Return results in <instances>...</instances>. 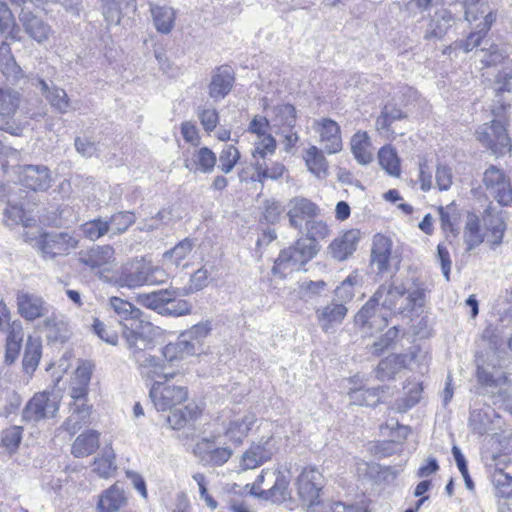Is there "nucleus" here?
<instances>
[{"label":"nucleus","mask_w":512,"mask_h":512,"mask_svg":"<svg viewBox=\"0 0 512 512\" xmlns=\"http://www.w3.org/2000/svg\"><path fill=\"white\" fill-rule=\"evenodd\" d=\"M351 152L360 165H368L373 160L372 143L365 131L356 132L350 140Z\"/></svg>","instance_id":"obj_36"},{"label":"nucleus","mask_w":512,"mask_h":512,"mask_svg":"<svg viewBox=\"0 0 512 512\" xmlns=\"http://www.w3.org/2000/svg\"><path fill=\"white\" fill-rule=\"evenodd\" d=\"M464 239L467 244V250H472L483 241L479 230V221L476 217H469L466 222Z\"/></svg>","instance_id":"obj_61"},{"label":"nucleus","mask_w":512,"mask_h":512,"mask_svg":"<svg viewBox=\"0 0 512 512\" xmlns=\"http://www.w3.org/2000/svg\"><path fill=\"white\" fill-rule=\"evenodd\" d=\"M166 279L167 273L163 268L144 259H134L124 264L116 273L114 284L119 288L133 290L144 285L161 284Z\"/></svg>","instance_id":"obj_4"},{"label":"nucleus","mask_w":512,"mask_h":512,"mask_svg":"<svg viewBox=\"0 0 512 512\" xmlns=\"http://www.w3.org/2000/svg\"><path fill=\"white\" fill-rule=\"evenodd\" d=\"M211 331V327L209 322L198 323L192 326L187 331L182 332V334L192 342H195L198 351L200 350L201 341L208 336Z\"/></svg>","instance_id":"obj_63"},{"label":"nucleus","mask_w":512,"mask_h":512,"mask_svg":"<svg viewBox=\"0 0 512 512\" xmlns=\"http://www.w3.org/2000/svg\"><path fill=\"white\" fill-rule=\"evenodd\" d=\"M405 294L402 285L382 284L355 316V322L363 333L373 335L388 324L387 311H397Z\"/></svg>","instance_id":"obj_2"},{"label":"nucleus","mask_w":512,"mask_h":512,"mask_svg":"<svg viewBox=\"0 0 512 512\" xmlns=\"http://www.w3.org/2000/svg\"><path fill=\"white\" fill-rule=\"evenodd\" d=\"M18 314L27 321H34L48 315L50 305L38 294L19 290L16 294Z\"/></svg>","instance_id":"obj_12"},{"label":"nucleus","mask_w":512,"mask_h":512,"mask_svg":"<svg viewBox=\"0 0 512 512\" xmlns=\"http://www.w3.org/2000/svg\"><path fill=\"white\" fill-rule=\"evenodd\" d=\"M272 475L274 476L272 487L262 490L259 494V498L270 500L274 503H281L289 496V481L281 473L272 472Z\"/></svg>","instance_id":"obj_43"},{"label":"nucleus","mask_w":512,"mask_h":512,"mask_svg":"<svg viewBox=\"0 0 512 512\" xmlns=\"http://www.w3.org/2000/svg\"><path fill=\"white\" fill-rule=\"evenodd\" d=\"M136 221V215L131 211H119L113 214L107 222H109V237L125 233L128 228Z\"/></svg>","instance_id":"obj_50"},{"label":"nucleus","mask_w":512,"mask_h":512,"mask_svg":"<svg viewBox=\"0 0 512 512\" xmlns=\"http://www.w3.org/2000/svg\"><path fill=\"white\" fill-rule=\"evenodd\" d=\"M20 21L28 36L40 45H44L53 34L48 23L30 12H22Z\"/></svg>","instance_id":"obj_22"},{"label":"nucleus","mask_w":512,"mask_h":512,"mask_svg":"<svg viewBox=\"0 0 512 512\" xmlns=\"http://www.w3.org/2000/svg\"><path fill=\"white\" fill-rule=\"evenodd\" d=\"M359 240V230L345 231L330 243L328 247L329 254L337 261H345L356 251Z\"/></svg>","instance_id":"obj_19"},{"label":"nucleus","mask_w":512,"mask_h":512,"mask_svg":"<svg viewBox=\"0 0 512 512\" xmlns=\"http://www.w3.org/2000/svg\"><path fill=\"white\" fill-rule=\"evenodd\" d=\"M255 173L251 180L263 183L266 179L278 180L287 172V168L280 161H270L261 157H252Z\"/></svg>","instance_id":"obj_24"},{"label":"nucleus","mask_w":512,"mask_h":512,"mask_svg":"<svg viewBox=\"0 0 512 512\" xmlns=\"http://www.w3.org/2000/svg\"><path fill=\"white\" fill-rule=\"evenodd\" d=\"M380 166L391 176L400 175V160L396 150L390 146H383L378 152Z\"/></svg>","instance_id":"obj_49"},{"label":"nucleus","mask_w":512,"mask_h":512,"mask_svg":"<svg viewBox=\"0 0 512 512\" xmlns=\"http://www.w3.org/2000/svg\"><path fill=\"white\" fill-rule=\"evenodd\" d=\"M0 33L14 41H19V29L15 27L14 17L8 5L0 3Z\"/></svg>","instance_id":"obj_51"},{"label":"nucleus","mask_w":512,"mask_h":512,"mask_svg":"<svg viewBox=\"0 0 512 512\" xmlns=\"http://www.w3.org/2000/svg\"><path fill=\"white\" fill-rule=\"evenodd\" d=\"M403 118H405V114L400 109L386 105L376 119V129L386 139H394L398 133L392 128V124ZM403 134V132L399 133V135Z\"/></svg>","instance_id":"obj_30"},{"label":"nucleus","mask_w":512,"mask_h":512,"mask_svg":"<svg viewBox=\"0 0 512 512\" xmlns=\"http://www.w3.org/2000/svg\"><path fill=\"white\" fill-rule=\"evenodd\" d=\"M313 129L319 135V141L328 154H335L342 150V137L337 122L329 118L314 120Z\"/></svg>","instance_id":"obj_14"},{"label":"nucleus","mask_w":512,"mask_h":512,"mask_svg":"<svg viewBox=\"0 0 512 512\" xmlns=\"http://www.w3.org/2000/svg\"><path fill=\"white\" fill-rule=\"evenodd\" d=\"M109 307L120 318L122 325V336L125 339V333L132 330L137 334H148L152 330V324L143 319V312L132 303L120 297H110Z\"/></svg>","instance_id":"obj_6"},{"label":"nucleus","mask_w":512,"mask_h":512,"mask_svg":"<svg viewBox=\"0 0 512 512\" xmlns=\"http://www.w3.org/2000/svg\"><path fill=\"white\" fill-rule=\"evenodd\" d=\"M41 92L45 95L50 105L59 113L65 114L70 108V99L64 89L53 86L49 88L44 80L39 81Z\"/></svg>","instance_id":"obj_41"},{"label":"nucleus","mask_w":512,"mask_h":512,"mask_svg":"<svg viewBox=\"0 0 512 512\" xmlns=\"http://www.w3.org/2000/svg\"><path fill=\"white\" fill-rule=\"evenodd\" d=\"M83 235L88 239L95 241L106 234H110V226L107 220L102 218H97L91 221H88L81 225L80 227Z\"/></svg>","instance_id":"obj_56"},{"label":"nucleus","mask_w":512,"mask_h":512,"mask_svg":"<svg viewBox=\"0 0 512 512\" xmlns=\"http://www.w3.org/2000/svg\"><path fill=\"white\" fill-rule=\"evenodd\" d=\"M256 422V415L251 411L234 415L225 427V434L230 440L240 443L248 435Z\"/></svg>","instance_id":"obj_27"},{"label":"nucleus","mask_w":512,"mask_h":512,"mask_svg":"<svg viewBox=\"0 0 512 512\" xmlns=\"http://www.w3.org/2000/svg\"><path fill=\"white\" fill-rule=\"evenodd\" d=\"M193 247L194 242L189 238H185L178 242L173 248L166 251L163 254V258L165 261L178 266L191 253Z\"/></svg>","instance_id":"obj_53"},{"label":"nucleus","mask_w":512,"mask_h":512,"mask_svg":"<svg viewBox=\"0 0 512 512\" xmlns=\"http://www.w3.org/2000/svg\"><path fill=\"white\" fill-rule=\"evenodd\" d=\"M492 483L496 495L502 498H512V476L502 470H495L492 474Z\"/></svg>","instance_id":"obj_59"},{"label":"nucleus","mask_w":512,"mask_h":512,"mask_svg":"<svg viewBox=\"0 0 512 512\" xmlns=\"http://www.w3.org/2000/svg\"><path fill=\"white\" fill-rule=\"evenodd\" d=\"M300 507L305 512H329V502L323 498L324 477L314 467L304 468L295 482Z\"/></svg>","instance_id":"obj_5"},{"label":"nucleus","mask_w":512,"mask_h":512,"mask_svg":"<svg viewBox=\"0 0 512 512\" xmlns=\"http://www.w3.org/2000/svg\"><path fill=\"white\" fill-rule=\"evenodd\" d=\"M127 503L124 489L118 483L104 490L97 504L101 512H117Z\"/></svg>","instance_id":"obj_33"},{"label":"nucleus","mask_w":512,"mask_h":512,"mask_svg":"<svg viewBox=\"0 0 512 512\" xmlns=\"http://www.w3.org/2000/svg\"><path fill=\"white\" fill-rule=\"evenodd\" d=\"M348 395L350 403L354 405L375 406L380 401L379 388L353 389Z\"/></svg>","instance_id":"obj_52"},{"label":"nucleus","mask_w":512,"mask_h":512,"mask_svg":"<svg viewBox=\"0 0 512 512\" xmlns=\"http://www.w3.org/2000/svg\"><path fill=\"white\" fill-rule=\"evenodd\" d=\"M347 311L343 303L332 301L326 306L317 308L315 314L321 329L328 332L334 326L342 323Z\"/></svg>","instance_id":"obj_25"},{"label":"nucleus","mask_w":512,"mask_h":512,"mask_svg":"<svg viewBox=\"0 0 512 512\" xmlns=\"http://www.w3.org/2000/svg\"><path fill=\"white\" fill-rule=\"evenodd\" d=\"M403 118H405V114L400 109L386 105L376 119V129L386 139H394L398 133L392 128V124ZM403 134V132L399 133V135Z\"/></svg>","instance_id":"obj_32"},{"label":"nucleus","mask_w":512,"mask_h":512,"mask_svg":"<svg viewBox=\"0 0 512 512\" xmlns=\"http://www.w3.org/2000/svg\"><path fill=\"white\" fill-rule=\"evenodd\" d=\"M234 77L229 67H220L212 75L209 84V96L215 100L223 99L232 89Z\"/></svg>","instance_id":"obj_34"},{"label":"nucleus","mask_w":512,"mask_h":512,"mask_svg":"<svg viewBox=\"0 0 512 512\" xmlns=\"http://www.w3.org/2000/svg\"><path fill=\"white\" fill-rule=\"evenodd\" d=\"M22 439V428L20 426L10 427L2 432L0 447L8 454L17 451Z\"/></svg>","instance_id":"obj_57"},{"label":"nucleus","mask_w":512,"mask_h":512,"mask_svg":"<svg viewBox=\"0 0 512 512\" xmlns=\"http://www.w3.org/2000/svg\"><path fill=\"white\" fill-rule=\"evenodd\" d=\"M406 355L392 354L381 360L376 368V377L380 381L394 379L406 366Z\"/></svg>","instance_id":"obj_38"},{"label":"nucleus","mask_w":512,"mask_h":512,"mask_svg":"<svg viewBox=\"0 0 512 512\" xmlns=\"http://www.w3.org/2000/svg\"><path fill=\"white\" fill-rule=\"evenodd\" d=\"M456 17L447 8H441L431 16L424 34L425 39H441L456 24Z\"/></svg>","instance_id":"obj_23"},{"label":"nucleus","mask_w":512,"mask_h":512,"mask_svg":"<svg viewBox=\"0 0 512 512\" xmlns=\"http://www.w3.org/2000/svg\"><path fill=\"white\" fill-rule=\"evenodd\" d=\"M149 334H137L132 330L125 333V343L130 358L135 362L142 378L153 381L173 379L176 373L167 372L163 360L150 353L153 348V339Z\"/></svg>","instance_id":"obj_3"},{"label":"nucleus","mask_w":512,"mask_h":512,"mask_svg":"<svg viewBox=\"0 0 512 512\" xmlns=\"http://www.w3.org/2000/svg\"><path fill=\"white\" fill-rule=\"evenodd\" d=\"M149 397L157 411H170L188 399L187 388L170 383V380H155L149 390Z\"/></svg>","instance_id":"obj_7"},{"label":"nucleus","mask_w":512,"mask_h":512,"mask_svg":"<svg viewBox=\"0 0 512 512\" xmlns=\"http://www.w3.org/2000/svg\"><path fill=\"white\" fill-rule=\"evenodd\" d=\"M270 122V119L263 116H255L251 121L248 130L258 138L254 143L252 157L265 158L269 154H274L277 144L274 137L267 132Z\"/></svg>","instance_id":"obj_13"},{"label":"nucleus","mask_w":512,"mask_h":512,"mask_svg":"<svg viewBox=\"0 0 512 512\" xmlns=\"http://www.w3.org/2000/svg\"><path fill=\"white\" fill-rule=\"evenodd\" d=\"M150 10L156 29L161 33H169L175 20L173 9L167 6H152Z\"/></svg>","instance_id":"obj_47"},{"label":"nucleus","mask_w":512,"mask_h":512,"mask_svg":"<svg viewBox=\"0 0 512 512\" xmlns=\"http://www.w3.org/2000/svg\"><path fill=\"white\" fill-rule=\"evenodd\" d=\"M329 233V227L324 221L314 218L308 221L306 237L299 238L293 246L280 251L274 261L272 274L283 279L292 271L299 270L317 255V239H324Z\"/></svg>","instance_id":"obj_1"},{"label":"nucleus","mask_w":512,"mask_h":512,"mask_svg":"<svg viewBox=\"0 0 512 512\" xmlns=\"http://www.w3.org/2000/svg\"><path fill=\"white\" fill-rule=\"evenodd\" d=\"M362 282V275L358 271L352 272L335 289L336 297L343 304L351 301L355 295V289L357 287H360L362 285Z\"/></svg>","instance_id":"obj_44"},{"label":"nucleus","mask_w":512,"mask_h":512,"mask_svg":"<svg viewBox=\"0 0 512 512\" xmlns=\"http://www.w3.org/2000/svg\"><path fill=\"white\" fill-rule=\"evenodd\" d=\"M271 112L272 115L270 116V121L272 126H287L289 128L294 127L296 123V110L294 106L290 104H280L273 107Z\"/></svg>","instance_id":"obj_46"},{"label":"nucleus","mask_w":512,"mask_h":512,"mask_svg":"<svg viewBox=\"0 0 512 512\" xmlns=\"http://www.w3.org/2000/svg\"><path fill=\"white\" fill-rule=\"evenodd\" d=\"M43 328L47 332L48 339L58 341L64 338L66 323L59 315L52 313L49 316H45Z\"/></svg>","instance_id":"obj_55"},{"label":"nucleus","mask_w":512,"mask_h":512,"mask_svg":"<svg viewBox=\"0 0 512 512\" xmlns=\"http://www.w3.org/2000/svg\"><path fill=\"white\" fill-rule=\"evenodd\" d=\"M424 292L421 289H413L412 291H406L403 299L400 301L398 312L401 314L408 315L413 312L416 307L423 306Z\"/></svg>","instance_id":"obj_58"},{"label":"nucleus","mask_w":512,"mask_h":512,"mask_svg":"<svg viewBox=\"0 0 512 512\" xmlns=\"http://www.w3.org/2000/svg\"><path fill=\"white\" fill-rule=\"evenodd\" d=\"M505 231V224L499 217L491 219L488 227L487 239L493 245H499L502 242Z\"/></svg>","instance_id":"obj_64"},{"label":"nucleus","mask_w":512,"mask_h":512,"mask_svg":"<svg viewBox=\"0 0 512 512\" xmlns=\"http://www.w3.org/2000/svg\"><path fill=\"white\" fill-rule=\"evenodd\" d=\"M403 118H405V114L400 109L386 105L376 119V129L386 139H394L398 133L392 128V124ZM403 134V132L399 133V135Z\"/></svg>","instance_id":"obj_31"},{"label":"nucleus","mask_w":512,"mask_h":512,"mask_svg":"<svg viewBox=\"0 0 512 512\" xmlns=\"http://www.w3.org/2000/svg\"><path fill=\"white\" fill-rule=\"evenodd\" d=\"M239 159L240 152L238 148L233 144H226L220 151L218 168L224 174H229L233 171Z\"/></svg>","instance_id":"obj_54"},{"label":"nucleus","mask_w":512,"mask_h":512,"mask_svg":"<svg viewBox=\"0 0 512 512\" xmlns=\"http://www.w3.org/2000/svg\"><path fill=\"white\" fill-rule=\"evenodd\" d=\"M194 455L206 465L221 466L232 456V450L228 447L216 446L214 440L203 438L193 448Z\"/></svg>","instance_id":"obj_16"},{"label":"nucleus","mask_w":512,"mask_h":512,"mask_svg":"<svg viewBox=\"0 0 512 512\" xmlns=\"http://www.w3.org/2000/svg\"><path fill=\"white\" fill-rule=\"evenodd\" d=\"M483 184L489 194L503 206L512 202V188L510 180L503 170L491 165L483 175Z\"/></svg>","instance_id":"obj_10"},{"label":"nucleus","mask_w":512,"mask_h":512,"mask_svg":"<svg viewBox=\"0 0 512 512\" xmlns=\"http://www.w3.org/2000/svg\"><path fill=\"white\" fill-rule=\"evenodd\" d=\"M476 138L496 157L504 156L511 151L510 138L500 121L494 120L481 125L476 131Z\"/></svg>","instance_id":"obj_8"},{"label":"nucleus","mask_w":512,"mask_h":512,"mask_svg":"<svg viewBox=\"0 0 512 512\" xmlns=\"http://www.w3.org/2000/svg\"><path fill=\"white\" fill-rule=\"evenodd\" d=\"M306 167L317 178H325L328 174V163L323 153L316 147H309L304 155Z\"/></svg>","instance_id":"obj_42"},{"label":"nucleus","mask_w":512,"mask_h":512,"mask_svg":"<svg viewBox=\"0 0 512 512\" xmlns=\"http://www.w3.org/2000/svg\"><path fill=\"white\" fill-rule=\"evenodd\" d=\"M200 409L197 404L189 403L181 409L173 408L167 417L169 426L174 430L184 428L189 422L197 419Z\"/></svg>","instance_id":"obj_40"},{"label":"nucleus","mask_w":512,"mask_h":512,"mask_svg":"<svg viewBox=\"0 0 512 512\" xmlns=\"http://www.w3.org/2000/svg\"><path fill=\"white\" fill-rule=\"evenodd\" d=\"M117 470L116 455L112 444L108 443L102 452L94 458L92 463V472L103 479L114 476Z\"/></svg>","instance_id":"obj_35"},{"label":"nucleus","mask_w":512,"mask_h":512,"mask_svg":"<svg viewBox=\"0 0 512 512\" xmlns=\"http://www.w3.org/2000/svg\"><path fill=\"white\" fill-rule=\"evenodd\" d=\"M392 255V240L382 234H376L373 238L371 249V264L378 272L388 270Z\"/></svg>","instance_id":"obj_26"},{"label":"nucleus","mask_w":512,"mask_h":512,"mask_svg":"<svg viewBox=\"0 0 512 512\" xmlns=\"http://www.w3.org/2000/svg\"><path fill=\"white\" fill-rule=\"evenodd\" d=\"M176 297V292L172 290H158L151 293H141L135 298L136 302L148 309L157 311L165 315V307Z\"/></svg>","instance_id":"obj_29"},{"label":"nucleus","mask_w":512,"mask_h":512,"mask_svg":"<svg viewBox=\"0 0 512 512\" xmlns=\"http://www.w3.org/2000/svg\"><path fill=\"white\" fill-rule=\"evenodd\" d=\"M0 71L7 79L16 80L21 76L22 70L16 63L9 44L3 42L0 45Z\"/></svg>","instance_id":"obj_45"},{"label":"nucleus","mask_w":512,"mask_h":512,"mask_svg":"<svg viewBox=\"0 0 512 512\" xmlns=\"http://www.w3.org/2000/svg\"><path fill=\"white\" fill-rule=\"evenodd\" d=\"M275 440L273 437L261 438L252 443L250 448L242 455L241 466L244 469H255L271 459L275 453Z\"/></svg>","instance_id":"obj_17"},{"label":"nucleus","mask_w":512,"mask_h":512,"mask_svg":"<svg viewBox=\"0 0 512 512\" xmlns=\"http://www.w3.org/2000/svg\"><path fill=\"white\" fill-rule=\"evenodd\" d=\"M80 261L91 269L109 271L115 261L114 249L109 245L94 247L82 255Z\"/></svg>","instance_id":"obj_28"},{"label":"nucleus","mask_w":512,"mask_h":512,"mask_svg":"<svg viewBox=\"0 0 512 512\" xmlns=\"http://www.w3.org/2000/svg\"><path fill=\"white\" fill-rule=\"evenodd\" d=\"M217 164L216 154L208 147H197L190 158L184 160V166L190 172L210 174Z\"/></svg>","instance_id":"obj_20"},{"label":"nucleus","mask_w":512,"mask_h":512,"mask_svg":"<svg viewBox=\"0 0 512 512\" xmlns=\"http://www.w3.org/2000/svg\"><path fill=\"white\" fill-rule=\"evenodd\" d=\"M78 239L68 233H46L38 241V247L45 259L67 255L78 246Z\"/></svg>","instance_id":"obj_11"},{"label":"nucleus","mask_w":512,"mask_h":512,"mask_svg":"<svg viewBox=\"0 0 512 512\" xmlns=\"http://www.w3.org/2000/svg\"><path fill=\"white\" fill-rule=\"evenodd\" d=\"M319 212V207L304 197H293L287 204L289 224L295 229H301L303 222L307 224L308 221L318 216Z\"/></svg>","instance_id":"obj_15"},{"label":"nucleus","mask_w":512,"mask_h":512,"mask_svg":"<svg viewBox=\"0 0 512 512\" xmlns=\"http://www.w3.org/2000/svg\"><path fill=\"white\" fill-rule=\"evenodd\" d=\"M197 117L206 133L210 134L219 123V114L212 106H200L197 108Z\"/></svg>","instance_id":"obj_60"},{"label":"nucleus","mask_w":512,"mask_h":512,"mask_svg":"<svg viewBox=\"0 0 512 512\" xmlns=\"http://www.w3.org/2000/svg\"><path fill=\"white\" fill-rule=\"evenodd\" d=\"M59 409V397L54 393H37L26 404L22 418L25 421H40L56 415Z\"/></svg>","instance_id":"obj_9"},{"label":"nucleus","mask_w":512,"mask_h":512,"mask_svg":"<svg viewBox=\"0 0 512 512\" xmlns=\"http://www.w3.org/2000/svg\"><path fill=\"white\" fill-rule=\"evenodd\" d=\"M20 103V94L10 88H0V130L18 135V127L8 121L16 113Z\"/></svg>","instance_id":"obj_18"},{"label":"nucleus","mask_w":512,"mask_h":512,"mask_svg":"<svg viewBox=\"0 0 512 512\" xmlns=\"http://www.w3.org/2000/svg\"><path fill=\"white\" fill-rule=\"evenodd\" d=\"M198 348L195 342L189 341L182 333L175 342H170L163 348V356L168 361L182 360L188 356L195 355Z\"/></svg>","instance_id":"obj_37"},{"label":"nucleus","mask_w":512,"mask_h":512,"mask_svg":"<svg viewBox=\"0 0 512 512\" xmlns=\"http://www.w3.org/2000/svg\"><path fill=\"white\" fill-rule=\"evenodd\" d=\"M476 55L484 67L497 66L501 64L505 58L496 45H491L488 50L481 49L476 52Z\"/></svg>","instance_id":"obj_62"},{"label":"nucleus","mask_w":512,"mask_h":512,"mask_svg":"<svg viewBox=\"0 0 512 512\" xmlns=\"http://www.w3.org/2000/svg\"><path fill=\"white\" fill-rule=\"evenodd\" d=\"M99 436L97 431H86L74 440L71 452L75 457H87L93 454L99 447Z\"/></svg>","instance_id":"obj_39"},{"label":"nucleus","mask_w":512,"mask_h":512,"mask_svg":"<svg viewBox=\"0 0 512 512\" xmlns=\"http://www.w3.org/2000/svg\"><path fill=\"white\" fill-rule=\"evenodd\" d=\"M42 344L40 339L29 336L27 339L23 367L27 373L35 371L41 358Z\"/></svg>","instance_id":"obj_48"},{"label":"nucleus","mask_w":512,"mask_h":512,"mask_svg":"<svg viewBox=\"0 0 512 512\" xmlns=\"http://www.w3.org/2000/svg\"><path fill=\"white\" fill-rule=\"evenodd\" d=\"M20 180L33 191H45L51 186L49 169L43 165H27L22 168Z\"/></svg>","instance_id":"obj_21"}]
</instances>
